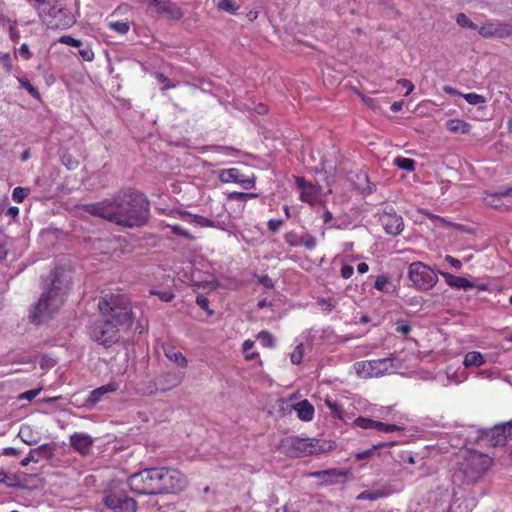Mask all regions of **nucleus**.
<instances>
[{
	"label": "nucleus",
	"mask_w": 512,
	"mask_h": 512,
	"mask_svg": "<svg viewBox=\"0 0 512 512\" xmlns=\"http://www.w3.org/2000/svg\"><path fill=\"white\" fill-rule=\"evenodd\" d=\"M82 208L91 215L127 228L143 226L149 216V201L144 194L132 189L121 190L111 199L84 204Z\"/></svg>",
	"instance_id": "nucleus-1"
},
{
	"label": "nucleus",
	"mask_w": 512,
	"mask_h": 512,
	"mask_svg": "<svg viewBox=\"0 0 512 512\" xmlns=\"http://www.w3.org/2000/svg\"><path fill=\"white\" fill-rule=\"evenodd\" d=\"M98 308L103 322L91 329V337L99 344L109 347L118 342L120 331L133 324V312L128 298L122 294H105L99 299Z\"/></svg>",
	"instance_id": "nucleus-2"
},
{
	"label": "nucleus",
	"mask_w": 512,
	"mask_h": 512,
	"mask_svg": "<svg viewBox=\"0 0 512 512\" xmlns=\"http://www.w3.org/2000/svg\"><path fill=\"white\" fill-rule=\"evenodd\" d=\"M127 483L132 492L139 495H163L182 491L186 478L176 468H145L128 477Z\"/></svg>",
	"instance_id": "nucleus-3"
},
{
	"label": "nucleus",
	"mask_w": 512,
	"mask_h": 512,
	"mask_svg": "<svg viewBox=\"0 0 512 512\" xmlns=\"http://www.w3.org/2000/svg\"><path fill=\"white\" fill-rule=\"evenodd\" d=\"M64 271L58 268L53 270L51 287L43 292L29 315L30 321L35 324L41 323L45 318L50 317L64 302V296L69 289V281L63 279Z\"/></svg>",
	"instance_id": "nucleus-4"
},
{
	"label": "nucleus",
	"mask_w": 512,
	"mask_h": 512,
	"mask_svg": "<svg viewBox=\"0 0 512 512\" xmlns=\"http://www.w3.org/2000/svg\"><path fill=\"white\" fill-rule=\"evenodd\" d=\"M333 449L330 442L316 438H301L299 436H287L279 443V451L290 458H303L316 454L327 453Z\"/></svg>",
	"instance_id": "nucleus-5"
},
{
	"label": "nucleus",
	"mask_w": 512,
	"mask_h": 512,
	"mask_svg": "<svg viewBox=\"0 0 512 512\" xmlns=\"http://www.w3.org/2000/svg\"><path fill=\"white\" fill-rule=\"evenodd\" d=\"M492 463V458L487 454L472 450L466 453L460 464V470L467 483H474L486 474Z\"/></svg>",
	"instance_id": "nucleus-6"
},
{
	"label": "nucleus",
	"mask_w": 512,
	"mask_h": 512,
	"mask_svg": "<svg viewBox=\"0 0 512 512\" xmlns=\"http://www.w3.org/2000/svg\"><path fill=\"white\" fill-rule=\"evenodd\" d=\"M408 278L417 290L428 291L438 282L437 274L423 262L416 261L408 267Z\"/></svg>",
	"instance_id": "nucleus-7"
},
{
	"label": "nucleus",
	"mask_w": 512,
	"mask_h": 512,
	"mask_svg": "<svg viewBox=\"0 0 512 512\" xmlns=\"http://www.w3.org/2000/svg\"><path fill=\"white\" fill-rule=\"evenodd\" d=\"M185 374L180 371H166L156 376L153 382L143 392L153 395L157 392H167L179 386L184 380Z\"/></svg>",
	"instance_id": "nucleus-8"
},
{
	"label": "nucleus",
	"mask_w": 512,
	"mask_h": 512,
	"mask_svg": "<svg viewBox=\"0 0 512 512\" xmlns=\"http://www.w3.org/2000/svg\"><path fill=\"white\" fill-rule=\"evenodd\" d=\"M105 505L115 512H135L137 502L124 490H112L104 498Z\"/></svg>",
	"instance_id": "nucleus-9"
},
{
	"label": "nucleus",
	"mask_w": 512,
	"mask_h": 512,
	"mask_svg": "<svg viewBox=\"0 0 512 512\" xmlns=\"http://www.w3.org/2000/svg\"><path fill=\"white\" fill-rule=\"evenodd\" d=\"M478 34L485 39L510 38L512 37V23L499 20H488L478 28Z\"/></svg>",
	"instance_id": "nucleus-10"
},
{
	"label": "nucleus",
	"mask_w": 512,
	"mask_h": 512,
	"mask_svg": "<svg viewBox=\"0 0 512 512\" xmlns=\"http://www.w3.org/2000/svg\"><path fill=\"white\" fill-rule=\"evenodd\" d=\"M45 16L51 17L47 25L52 29H67L75 23L74 16L70 11L60 7L57 1L50 5Z\"/></svg>",
	"instance_id": "nucleus-11"
},
{
	"label": "nucleus",
	"mask_w": 512,
	"mask_h": 512,
	"mask_svg": "<svg viewBox=\"0 0 512 512\" xmlns=\"http://www.w3.org/2000/svg\"><path fill=\"white\" fill-rule=\"evenodd\" d=\"M295 182L300 189V200L311 206L316 205L320 201L321 187L319 185L306 182L303 177L296 176Z\"/></svg>",
	"instance_id": "nucleus-12"
},
{
	"label": "nucleus",
	"mask_w": 512,
	"mask_h": 512,
	"mask_svg": "<svg viewBox=\"0 0 512 512\" xmlns=\"http://www.w3.org/2000/svg\"><path fill=\"white\" fill-rule=\"evenodd\" d=\"M219 180L222 183H237L242 188L248 190L252 189L255 186V177H247L241 173V171L237 168H228L224 169L219 174Z\"/></svg>",
	"instance_id": "nucleus-13"
},
{
	"label": "nucleus",
	"mask_w": 512,
	"mask_h": 512,
	"mask_svg": "<svg viewBox=\"0 0 512 512\" xmlns=\"http://www.w3.org/2000/svg\"><path fill=\"white\" fill-rule=\"evenodd\" d=\"M380 222L385 232L392 236L399 235L404 228L403 219L397 215L392 208L389 211H384L380 216Z\"/></svg>",
	"instance_id": "nucleus-14"
},
{
	"label": "nucleus",
	"mask_w": 512,
	"mask_h": 512,
	"mask_svg": "<svg viewBox=\"0 0 512 512\" xmlns=\"http://www.w3.org/2000/svg\"><path fill=\"white\" fill-rule=\"evenodd\" d=\"M156 12L171 20H180L184 13L181 7L171 0H154Z\"/></svg>",
	"instance_id": "nucleus-15"
},
{
	"label": "nucleus",
	"mask_w": 512,
	"mask_h": 512,
	"mask_svg": "<svg viewBox=\"0 0 512 512\" xmlns=\"http://www.w3.org/2000/svg\"><path fill=\"white\" fill-rule=\"evenodd\" d=\"M310 477L318 479L324 485H332L339 482L340 478H345L347 473L340 469L332 468L322 471H315L309 474Z\"/></svg>",
	"instance_id": "nucleus-16"
},
{
	"label": "nucleus",
	"mask_w": 512,
	"mask_h": 512,
	"mask_svg": "<svg viewBox=\"0 0 512 512\" xmlns=\"http://www.w3.org/2000/svg\"><path fill=\"white\" fill-rule=\"evenodd\" d=\"M71 447L81 455H87L93 445V439L85 433H74L70 436Z\"/></svg>",
	"instance_id": "nucleus-17"
},
{
	"label": "nucleus",
	"mask_w": 512,
	"mask_h": 512,
	"mask_svg": "<svg viewBox=\"0 0 512 512\" xmlns=\"http://www.w3.org/2000/svg\"><path fill=\"white\" fill-rule=\"evenodd\" d=\"M179 218L199 228L219 227L215 221L201 215L192 214L185 210L179 212Z\"/></svg>",
	"instance_id": "nucleus-18"
},
{
	"label": "nucleus",
	"mask_w": 512,
	"mask_h": 512,
	"mask_svg": "<svg viewBox=\"0 0 512 512\" xmlns=\"http://www.w3.org/2000/svg\"><path fill=\"white\" fill-rule=\"evenodd\" d=\"M118 388H119L118 383L115 381H111V382L107 383L106 385H103L101 387L94 389L90 393L87 401L91 405H95L102 399V397L105 394L110 393V392H115L118 390Z\"/></svg>",
	"instance_id": "nucleus-19"
},
{
	"label": "nucleus",
	"mask_w": 512,
	"mask_h": 512,
	"mask_svg": "<svg viewBox=\"0 0 512 512\" xmlns=\"http://www.w3.org/2000/svg\"><path fill=\"white\" fill-rule=\"evenodd\" d=\"M445 282L452 288L468 290L474 287V284L465 277L456 276L449 272H441Z\"/></svg>",
	"instance_id": "nucleus-20"
},
{
	"label": "nucleus",
	"mask_w": 512,
	"mask_h": 512,
	"mask_svg": "<svg viewBox=\"0 0 512 512\" xmlns=\"http://www.w3.org/2000/svg\"><path fill=\"white\" fill-rule=\"evenodd\" d=\"M394 358H381L372 360L374 377H381L386 373H390L395 368Z\"/></svg>",
	"instance_id": "nucleus-21"
},
{
	"label": "nucleus",
	"mask_w": 512,
	"mask_h": 512,
	"mask_svg": "<svg viewBox=\"0 0 512 512\" xmlns=\"http://www.w3.org/2000/svg\"><path fill=\"white\" fill-rule=\"evenodd\" d=\"M508 196H512V187H506L494 193H485L483 200L486 205L497 208L502 198Z\"/></svg>",
	"instance_id": "nucleus-22"
},
{
	"label": "nucleus",
	"mask_w": 512,
	"mask_h": 512,
	"mask_svg": "<svg viewBox=\"0 0 512 512\" xmlns=\"http://www.w3.org/2000/svg\"><path fill=\"white\" fill-rule=\"evenodd\" d=\"M163 351L169 361L174 362L181 368H186L188 366L187 358L183 355L182 352L177 350L174 346H163Z\"/></svg>",
	"instance_id": "nucleus-23"
},
{
	"label": "nucleus",
	"mask_w": 512,
	"mask_h": 512,
	"mask_svg": "<svg viewBox=\"0 0 512 512\" xmlns=\"http://www.w3.org/2000/svg\"><path fill=\"white\" fill-rule=\"evenodd\" d=\"M297 416L302 421H311L314 417V406L308 400H302L295 405Z\"/></svg>",
	"instance_id": "nucleus-24"
},
{
	"label": "nucleus",
	"mask_w": 512,
	"mask_h": 512,
	"mask_svg": "<svg viewBox=\"0 0 512 512\" xmlns=\"http://www.w3.org/2000/svg\"><path fill=\"white\" fill-rule=\"evenodd\" d=\"M446 128L456 134H467L471 130V125L462 119H449L446 121Z\"/></svg>",
	"instance_id": "nucleus-25"
},
{
	"label": "nucleus",
	"mask_w": 512,
	"mask_h": 512,
	"mask_svg": "<svg viewBox=\"0 0 512 512\" xmlns=\"http://www.w3.org/2000/svg\"><path fill=\"white\" fill-rule=\"evenodd\" d=\"M504 429L500 425H495L486 433V437L492 446H504L506 445V436L503 433Z\"/></svg>",
	"instance_id": "nucleus-26"
},
{
	"label": "nucleus",
	"mask_w": 512,
	"mask_h": 512,
	"mask_svg": "<svg viewBox=\"0 0 512 512\" xmlns=\"http://www.w3.org/2000/svg\"><path fill=\"white\" fill-rule=\"evenodd\" d=\"M374 288L380 292L392 294L395 291V286L392 284L387 275H378L374 282Z\"/></svg>",
	"instance_id": "nucleus-27"
},
{
	"label": "nucleus",
	"mask_w": 512,
	"mask_h": 512,
	"mask_svg": "<svg viewBox=\"0 0 512 512\" xmlns=\"http://www.w3.org/2000/svg\"><path fill=\"white\" fill-rule=\"evenodd\" d=\"M356 373L363 378L374 377L372 360L358 361L354 364Z\"/></svg>",
	"instance_id": "nucleus-28"
},
{
	"label": "nucleus",
	"mask_w": 512,
	"mask_h": 512,
	"mask_svg": "<svg viewBox=\"0 0 512 512\" xmlns=\"http://www.w3.org/2000/svg\"><path fill=\"white\" fill-rule=\"evenodd\" d=\"M465 367H480L485 363L484 356L478 351L468 352L464 357Z\"/></svg>",
	"instance_id": "nucleus-29"
},
{
	"label": "nucleus",
	"mask_w": 512,
	"mask_h": 512,
	"mask_svg": "<svg viewBox=\"0 0 512 512\" xmlns=\"http://www.w3.org/2000/svg\"><path fill=\"white\" fill-rule=\"evenodd\" d=\"M28 3H30L34 9L37 10L38 15L40 18H43L48 9L50 8V5L54 4V1L51 0H26Z\"/></svg>",
	"instance_id": "nucleus-30"
},
{
	"label": "nucleus",
	"mask_w": 512,
	"mask_h": 512,
	"mask_svg": "<svg viewBox=\"0 0 512 512\" xmlns=\"http://www.w3.org/2000/svg\"><path fill=\"white\" fill-rule=\"evenodd\" d=\"M17 79L20 86L24 88L30 94L31 97H33L36 100L41 99V94L39 90L31 84L27 77H18Z\"/></svg>",
	"instance_id": "nucleus-31"
},
{
	"label": "nucleus",
	"mask_w": 512,
	"mask_h": 512,
	"mask_svg": "<svg viewBox=\"0 0 512 512\" xmlns=\"http://www.w3.org/2000/svg\"><path fill=\"white\" fill-rule=\"evenodd\" d=\"M217 8L230 14H236L240 8V4L236 0H219Z\"/></svg>",
	"instance_id": "nucleus-32"
},
{
	"label": "nucleus",
	"mask_w": 512,
	"mask_h": 512,
	"mask_svg": "<svg viewBox=\"0 0 512 512\" xmlns=\"http://www.w3.org/2000/svg\"><path fill=\"white\" fill-rule=\"evenodd\" d=\"M394 164L400 169L412 172L415 170L416 162L411 158L397 157L394 159Z\"/></svg>",
	"instance_id": "nucleus-33"
},
{
	"label": "nucleus",
	"mask_w": 512,
	"mask_h": 512,
	"mask_svg": "<svg viewBox=\"0 0 512 512\" xmlns=\"http://www.w3.org/2000/svg\"><path fill=\"white\" fill-rule=\"evenodd\" d=\"M255 342L251 339H247L242 344V352L244 353L245 360L252 361L259 357L258 352H249L254 347Z\"/></svg>",
	"instance_id": "nucleus-34"
},
{
	"label": "nucleus",
	"mask_w": 512,
	"mask_h": 512,
	"mask_svg": "<svg viewBox=\"0 0 512 512\" xmlns=\"http://www.w3.org/2000/svg\"><path fill=\"white\" fill-rule=\"evenodd\" d=\"M456 23L462 28H468L472 30H477L480 26L475 24L465 13H459L456 16Z\"/></svg>",
	"instance_id": "nucleus-35"
},
{
	"label": "nucleus",
	"mask_w": 512,
	"mask_h": 512,
	"mask_svg": "<svg viewBox=\"0 0 512 512\" xmlns=\"http://www.w3.org/2000/svg\"><path fill=\"white\" fill-rule=\"evenodd\" d=\"M30 193L31 189L29 187H15L12 192V200L16 203H22Z\"/></svg>",
	"instance_id": "nucleus-36"
},
{
	"label": "nucleus",
	"mask_w": 512,
	"mask_h": 512,
	"mask_svg": "<svg viewBox=\"0 0 512 512\" xmlns=\"http://www.w3.org/2000/svg\"><path fill=\"white\" fill-rule=\"evenodd\" d=\"M354 425L364 430H375L376 420L359 416L354 420Z\"/></svg>",
	"instance_id": "nucleus-37"
},
{
	"label": "nucleus",
	"mask_w": 512,
	"mask_h": 512,
	"mask_svg": "<svg viewBox=\"0 0 512 512\" xmlns=\"http://www.w3.org/2000/svg\"><path fill=\"white\" fill-rule=\"evenodd\" d=\"M45 450H48V445H42L36 449L30 450L28 455L24 459H22V461L20 463L21 466L26 467L31 462L37 463L39 461V459L35 457V454H38L41 451H45Z\"/></svg>",
	"instance_id": "nucleus-38"
},
{
	"label": "nucleus",
	"mask_w": 512,
	"mask_h": 512,
	"mask_svg": "<svg viewBox=\"0 0 512 512\" xmlns=\"http://www.w3.org/2000/svg\"><path fill=\"white\" fill-rule=\"evenodd\" d=\"M257 339L263 347L273 348L275 346V339L268 331H261L257 335Z\"/></svg>",
	"instance_id": "nucleus-39"
},
{
	"label": "nucleus",
	"mask_w": 512,
	"mask_h": 512,
	"mask_svg": "<svg viewBox=\"0 0 512 512\" xmlns=\"http://www.w3.org/2000/svg\"><path fill=\"white\" fill-rule=\"evenodd\" d=\"M108 28L120 35H125L129 31L130 25L127 21H111L108 23Z\"/></svg>",
	"instance_id": "nucleus-40"
},
{
	"label": "nucleus",
	"mask_w": 512,
	"mask_h": 512,
	"mask_svg": "<svg viewBox=\"0 0 512 512\" xmlns=\"http://www.w3.org/2000/svg\"><path fill=\"white\" fill-rule=\"evenodd\" d=\"M375 430L383 433H392L395 431H402L403 428L396 424H387L381 421H376Z\"/></svg>",
	"instance_id": "nucleus-41"
},
{
	"label": "nucleus",
	"mask_w": 512,
	"mask_h": 512,
	"mask_svg": "<svg viewBox=\"0 0 512 512\" xmlns=\"http://www.w3.org/2000/svg\"><path fill=\"white\" fill-rule=\"evenodd\" d=\"M300 245L304 246L307 250L312 251L316 248L317 240L310 233H304L300 237Z\"/></svg>",
	"instance_id": "nucleus-42"
},
{
	"label": "nucleus",
	"mask_w": 512,
	"mask_h": 512,
	"mask_svg": "<svg viewBox=\"0 0 512 512\" xmlns=\"http://www.w3.org/2000/svg\"><path fill=\"white\" fill-rule=\"evenodd\" d=\"M325 404L329 408V410L331 412V415L335 419H342L343 409H342L341 405H339L338 403L332 401L331 399H326L325 400Z\"/></svg>",
	"instance_id": "nucleus-43"
},
{
	"label": "nucleus",
	"mask_w": 512,
	"mask_h": 512,
	"mask_svg": "<svg viewBox=\"0 0 512 512\" xmlns=\"http://www.w3.org/2000/svg\"><path fill=\"white\" fill-rule=\"evenodd\" d=\"M168 228L171 230V232L174 234V235H177V236H181V237H184L190 241H194L195 240V237L189 233L188 230L182 228L181 226L179 225H168Z\"/></svg>",
	"instance_id": "nucleus-44"
},
{
	"label": "nucleus",
	"mask_w": 512,
	"mask_h": 512,
	"mask_svg": "<svg viewBox=\"0 0 512 512\" xmlns=\"http://www.w3.org/2000/svg\"><path fill=\"white\" fill-rule=\"evenodd\" d=\"M304 357V346L302 343L297 345L293 352L290 354V360L293 364H300Z\"/></svg>",
	"instance_id": "nucleus-45"
},
{
	"label": "nucleus",
	"mask_w": 512,
	"mask_h": 512,
	"mask_svg": "<svg viewBox=\"0 0 512 512\" xmlns=\"http://www.w3.org/2000/svg\"><path fill=\"white\" fill-rule=\"evenodd\" d=\"M154 76L161 84H163V86L161 87L162 91H167L169 89H173L176 87V85L173 82H171V80L163 73L155 72Z\"/></svg>",
	"instance_id": "nucleus-46"
},
{
	"label": "nucleus",
	"mask_w": 512,
	"mask_h": 512,
	"mask_svg": "<svg viewBox=\"0 0 512 512\" xmlns=\"http://www.w3.org/2000/svg\"><path fill=\"white\" fill-rule=\"evenodd\" d=\"M462 97L471 105H479L486 102L485 97L477 93H462Z\"/></svg>",
	"instance_id": "nucleus-47"
},
{
	"label": "nucleus",
	"mask_w": 512,
	"mask_h": 512,
	"mask_svg": "<svg viewBox=\"0 0 512 512\" xmlns=\"http://www.w3.org/2000/svg\"><path fill=\"white\" fill-rule=\"evenodd\" d=\"M18 435L21 440L28 445H32L36 442L34 439H32V430L29 426H22Z\"/></svg>",
	"instance_id": "nucleus-48"
},
{
	"label": "nucleus",
	"mask_w": 512,
	"mask_h": 512,
	"mask_svg": "<svg viewBox=\"0 0 512 512\" xmlns=\"http://www.w3.org/2000/svg\"><path fill=\"white\" fill-rule=\"evenodd\" d=\"M257 193H246V192H232L228 195L231 200L247 201L249 199L257 198Z\"/></svg>",
	"instance_id": "nucleus-49"
},
{
	"label": "nucleus",
	"mask_w": 512,
	"mask_h": 512,
	"mask_svg": "<svg viewBox=\"0 0 512 512\" xmlns=\"http://www.w3.org/2000/svg\"><path fill=\"white\" fill-rule=\"evenodd\" d=\"M79 48V55L80 57L84 60V61H87V62H91L93 61L94 59V52L92 50V48L90 47V45H83L81 47H78Z\"/></svg>",
	"instance_id": "nucleus-50"
},
{
	"label": "nucleus",
	"mask_w": 512,
	"mask_h": 512,
	"mask_svg": "<svg viewBox=\"0 0 512 512\" xmlns=\"http://www.w3.org/2000/svg\"><path fill=\"white\" fill-rule=\"evenodd\" d=\"M285 242L291 246L296 247L300 245V237L294 231H289L284 235Z\"/></svg>",
	"instance_id": "nucleus-51"
},
{
	"label": "nucleus",
	"mask_w": 512,
	"mask_h": 512,
	"mask_svg": "<svg viewBox=\"0 0 512 512\" xmlns=\"http://www.w3.org/2000/svg\"><path fill=\"white\" fill-rule=\"evenodd\" d=\"M150 293L152 295H156L160 300L164 302H171L174 299V294L170 290L159 291V290H151Z\"/></svg>",
	"instance_id": "nucleus-52"
},
{
	"label": "nucleus",
	"mask_w": 512,
	"mask_h": 512,
	"mask_svg": "<svg viewBox=\"0 0 512 512\" xmlns=\"http://www.w3.org/2000/svg\"><path fill=\"white\" fill-rule=\"evenodd\" d=\"M58 42L72 47H81L82 42L78 39L73 38L70 35H63L58 39Z\"/></svg>",
	"instance_id": "nucleus-53"
},
{
	"label": "nucleus",
	"mask_w": 512,
	"mask_h": 512,
	"mask_svg": "<svg viewBox=\"0 0 512 512\" xmlns=\"http://www.w3.org/2000/svg\"><path fill=\"white\" fill-rule=\"evenodd\" d=\"M395 331L397 333H401L403 335H408L411 331V326L407 321L404 320H398L395 323Z\"/></svg>",
	"instance_id": "nucleus-54"
},
{
	"label": "nucleus",
	"mask_w": 512,
	"mask_h": 512,
	"mask_svg": "<svg viewBox=\"0 0 512 512\" xmlns=\"http://www.w3.org/2000/svg\"><path fill=\"white\" fill-rule=\"evenodd\" d=\"M40 392H41V388L31 389V390L21 393L18 396V399L32 401L34 398H36L39 395Z\"/></svg>",
	"instance_id": "nucleus-55"
},
{
	"label": "nucleus",
	"mask_w": 512,
	"mask_h": 512,
	"mask_svg": "<svg viewBox=\"0 0 512 512\" xmlns=\"http://www.w3.org/2000/svg\"><path fill=\"white\" fill-rule=\"evenodd\" d=\"M0 63L7 73L12 71V61L9 53H0Z\"/></svg>",
	"instance_id": "nucleus-56"
},
{
	"label": "nucleus",
	"mask_w": 512,
	"mask_h": 512,
	"mask_svg": "<svg viewBox=\"0 0 512 512\" xmlns=\"http://www.w3.org/2000/svg\"><path fill=\"white\" fill-rule=\"evenodd\" d=\"M283 225H284V221L281 219H270L267 222V228L272 233L278 232L282 228Z\"/></svg>",
	"instance_id": "nucleus-57"
},
{
	"label": "nucleus",
	"mask_w": 512,
	"mask_h": 512,
	"mask_svg": "<svg viewBox=\"0 0 512 512\" xmlns=\"http://www.w3.org/2000/svg\"><path fill=\"white\" fill-rule=\"evenodd\" d=\"M196 303L201 309L207 311L209 315L213 314V311L209 309V300L207 297L198 295L196 298Z\"/></svg>",
	"instance_id": "nucleus-58"
},
{
	"label": "nucleus",
	"mask_w": 512,
	"mask_h": 512,
	"mask_svg": "<svg viewBox=\"0 0 512 512\" xmlns=\"http://www.w3.org/2000/svg\"><path fill=\"white\" fill-rule=\"evenodd\" d=\"M374 454H375V451H374L373 447H371L367 450L355 453L354 457L357 461H362V460L369 459Z\"/></svg>",
	"instance_id": "nucleus-59"
},
{
	"label": "nucleus",
	"mask_w": 512,
	"mask_h": 512,
	"mask_svg": "<svg viewBox=\"0 0 512 512\" xmlns=\"http://www.w3.org/2000/svg\"><path fill=\"white\" fill-rule=\"evenodd\" d=\"M397 84L399 86H401L402 88L406 89V93H405L406 96L409 95L414 89L413 83L410 80L405 79V78L397 80Z\"/></svg>",
	"instance_id": "nucleus-60"
},
{
	"label": "nucleus",
	"mask_w": 512,
	"mask_h": 512,
	"mask_svg": "<svg viewBox=\"0 0 512 512\" xmlns=\"http://www.w3.org/2000/svg\"><path fill=\"white\" fill-rule=\"evenodd\" d=\"M501 428L504 429L503 433H504V436H506V443L512 439V420L507 422V423H504V424H499Z\"/></svg>",
	"instance_id": "nucleus-61"
},
{
	"label": "nucleus",
	"mask_w": 512,
	"mask_h": 512,
	"mask_svg": "<svg viewBox=\"0 0 512 512\" xmlns=\"http://www.w3.org/2000/svg\"><path fill=\"white\" fill-rule=\"evenodd\" d=\"M340 273L344 279H349L354 273V268L351 265H344L342 266Z\"/></svg>",
	"instance_id": "nucleus-62"
},
{
	"label": "nucleus",
	"mask_w": 512,
	"mask_h": 512,
	"mask_svg": "<svg viewBox=\"0 0 512 512\" xmlns=\"http://www.w3.org/2000/svg\"><path fill=\"white\" fill-rule=\"evenodd\" d=\"M445 261L448 262L451 265V267H453L456 270H459L462 267L461 261L457 258H454L453 256L447 255L445 257Z\"/></svg>",
	"instance_id": "nucleus-63"
},
{
	"label": "nucleus",
	"mask_w": 512,
	"mask_h": 512,
	"mask_svg": "<svg viewBox=\"0 0 512 512\" xmlns=\"http://www.w3.org/2000/svg\"><path fill=\"white\" fill-rule=\"evenodd\" d=\"M19 53L25 57V59H30L31 58V52H30V49H29V46L27 44H22L19 48Z\"/></svg>",
	"instance_id": "nucleus-64"
}]
</instances>
